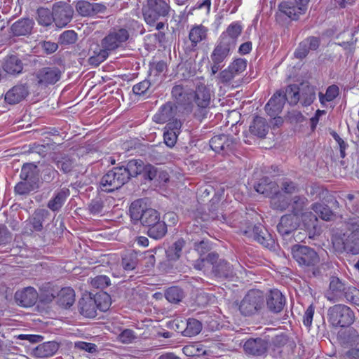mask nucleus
Here are the masks:
<instances>
[{"label": "nucleus", "mask_w": 359, "mask_h": 359, "mask_svg": "<svg viewBox=\"0 0 359 359\" xmlns=\"http://www.w3.org/2000/svg\"><path fill=\"white\" fill-rule=\"evenodd\" d=\"M218 259V254L216 252L209 253L205 258L198 259L194 264L195 269L201 270L203 269L207 263L213 266V264L216 263Z\"/></svg>", "instance_id": "56"}, {"label": "nucleus", "mask_w": 359, "mask_h": 359, "mask_svg": "<svg viewBox=\"0 0 359 359\" xmlns=\"http://www.w3.org/2000/svg\"><path fill=\"white\" fill-rule=\"evenodd\" d=\"M339 95V87L337 85H331L327 88L325 94L319 93V101L322 105L325 106L327 102L333 101Z\"/></svg>", "instance_id": "49"}, {"label": "nucleus", "mask_w": 359, "mask_h": 359, "mask_svg": "<svg viewBox=\"0 0 359 359\" xmlns=\"http://www.w3.org/2000/svg\"><path fill=\"white\" fill-rule=\"evenodd\" d=\"M300 100L299 102L304 106H309L313 103L316 98V93L313 87L306 83H300Z\"/></svg>", "instance_id": "39"}, {"label": "nucleus", "mask_w": 359, "mask_h": 359, "mask_svg": "<svg viewBox=\"0 0 359 359\" xmlns=\"http://www.w3.org/2000/svg\"><path fill=\"white\" fill-rule=\"evenodd\" d=\"M246 67L247 61L244 59L238 58L231 62L228 67L236 76H237L244 72Z\"/></svg>", "instance_id": "60"}, {"label": "nucleus", "mask_w": 359, "mask_h": 359, "mask_svg": "<svg viewBox=\"0 0 359 359\" xmlns=\"http://www.w3.org/2000/svg\"><path fill=\"white\" fill-rule=\"evenodd\" d=\"M269 130V126L264 118L256 116L250 126V132L259 137L266 136Z\"/></svg>", "instance_id": "37"}, {"label": "nucleus", "mask_w": 359, "mask_h": 359, "mask_svg": "<svg viewBox=\"0 0 359 359\" xmlns=\"http://www.w3.org/2000/svg\"><path fill=\"white\" fill-rule=\"evenodd\" d=\"M176 110L177 107L174 104L167 102L154 115V120L158 123H164L170 121L175 116Z\"/></svg>", "instance_id": "26"}, {"label": "nucleus", "mask_w": 359, "mask_h": 359, "mask_svg": "<svg viewBox=\"0 0 359 359\" xmlns=\"http://www.w3.org/2000/svg\"><path fill=\"white\" fill-rule=\"evenodd\" d=\"M265 303V296L261 290H250L241 301L238 309L245 316H250L261 311Z\"/></svg>", "instance_id": "2"}, {"label": "nucleus", "mask_w": 359, "mask_h": 359, "mask_svg": "<svg viewBox=\"0 0 359 359\" xmlns=\"http://www.w3.org/2000/svg\"><path fill=\"white\" fill-rule=\"evenodd\" d=\"M208 32V27L203 25H196L191 28L189 39L191 41V49L195 48L200 42L207 39Z\"/></svg>", "instance_id": "28"}, {"label": "nucleus", "mask_w": 359, "mask_h": 359, "mask_svg": "<svg viewBox=\"0 0 359 359\" xmlns=\"http://www.w3.org/2000/svg\"><path fill=\"white\" fill-rule=\"evenodd\" d=\"M292 255L299 266L304 269L313 268L320 262L318 253L306 245H294L292 248Z\"/></svg>", "instance_id": "7"}, {"label": "nucleus", "mask_w": 359, "mask_h": 359, "mask_svg": "<svg viewBox=\"0 0 359 359\" xmlns=\"http://www.w3.org/2000/svg\"><path fill=\"white\" fill-rule=\"evenodd\" d=\"M346 300L352 304L359 306V290L355 287H348L344 291Z\"/></svg>", "instance_id": "59"}, {"label": "nucleus", "mask_w": 359, "mask_h": 359, "mask_svg": "<svg viewBox=\"0 0 359 359\" xmlns=\"http://www.w3.org/2000/svg\"><path fill=\"white\" fill-rule=\"evenodd\" d=\"M182 352L188 357H198L206 354V351L199 343L191 344L186 345L182 348Z\"/></svg>", "instance_id": "52"}, {"label": "nucleus", "mask_w": 359, "mask_h": 359, "mask_svg": "<svg viewBox=\"0 0 359 359\" xmlns=\"http://www.w3.org/2000/svg\"><path fill=\"white\" fill-rule=\"evenodd\" d=\"M137 264V257L135 253L129 252L122 257V266L126 271H132Z\"/></svg>", "instance_id": "58"}, {"label": "nucleus", "mask_w": 359, "mask_h": 359, "mask_svg": "<svg viewBox=\"0 0 359 359\" xmlns=\"http://www.w3.org/2000/svg\"><path fill=\"white\" fill-rule=\"evenodd\" d=\"M241 31L242 27L238 23H232L227 27L226 30L222 34L219 40L223 42L226 41L229 46L235 48L236 39L241 34Z\"/></svg>", "instance_id": "29"}, {"label": "nucleus", "mask_w": 359, "mask_h": 359, "mask_svg": "<svg viewBox=\"0 0 359 359\" xmlns=\"http://www.w3.org/2000/svg\"><path fill=\"white\" fill-rule=\"evenodd\" d=\"M235 140L228 135H219L214 136L210 140V147L216 153H225L231 151L234 144Z\"/></svg>", "instance_id": "16"}, {"label": "nucleus", "mask_w": 359, "mask_h": 359, "mask_svg": "<svg viewBox=\"0 0 359 359\" xmlns=\"http://www.w3.org/2000/svg\"><path fill=\"white\" fill-rule=\"evenodd\" d=\"M309 201L304 196H294L290 203L292 215L299 217L307 228L314 227L316 224V216L308 209Z\"/></svg>", "instance_id": "6"}, {"label": "nucleus", "mask_w": 359, "mask_h": 359, "mask_svg": "<svg viewBox=\"0 0 359 359\" xmlns=\"http://www.w3.org/2000/svg\"><path fill=\"white\" fill-rule=\"evenodd\" d=\"M328 320L334 327H348L355 319L351 309L344 304H336L328 309Z\"/></svg>", "instance_id": "8"}, {"label": "nucleus", "mask_w": 359, "mask_h": 359, "mask_svg": "<svg viewBox=\"0 0 359 359\" xmlns=\"http://www.w3.org/2000/svg\"><path fill=\"white\" fill-rule=\"evenodd\" d=\"M311 209L313 210L314 215L320 217L325 221H330L334 217L333 212L331 209L325 204L320 203H314L311 205Z\"/></svg>", "instance_id": "42"}, {"label": "nucleus", "mask_w": 359, "mask_h": 359, "mask_svg": "<svg viewBox=\"0 0 359 359\" xmlns=\"http://www.w3.org/2000/svg\"><path fill=\"white\" fill-rule=\"evenodd\" d=\"M3 68L8 74H18L21 72L22 69V64L21 60L17 56L11 55L5 60Z\"/></svg>", "instance_id": "41"}, {"label": "nucleus", "mask_w": 359, "mask_h": 359, "mask_svg": "<svg viewBox=\"0 0 359 359\" xmlns=\"http://www.w3.org/2000/svg\"><path fill=\"white\" fill-rule=\"evenodd\" d=\"M170 11V0H147L143 8V16L148 25H154L161 17L167 16Z\"/></svg>", "instance_id": "4"}, {"label": "nucleus", "mask_w": 359, "mask_h": 359, "mask_svg": "<svg viewBox=\"0 0 359 359\" xmlns=\"http://www.w3.org/2000/svg\"><path fill=\"white\" fill-rule=\"evenodd\" d=\"M300 93V84L290 85L285 90H283V94L285 95L286 100L291 105H295L299 102L301 99Z\"/></svg>", "instance_id": "44"}, {"label": "nucleus", "mask_w": 359, "mask_h": 359, "mask_svg": "<svg viewBox=\"0 0 359 359\" xmlns=\"http://www.w3.org/2000/svg\"><path fill=\"white\" fill-rule=\"evenodd\" d=\"M212 273L222 279L233 280L236 276L233 266L224 259H219L213 264Z\"/></svg>", "instance_id": "22"}, {"label": "nucleus", "mask_w": 359, "mask_h": 359, "mask_svg": "<svg viewBox=\"0 0 359 359\" xmlns=\"http://www.w3.org/2000/svg\"><path fill=\"white\" fill-rule=\"evenodd\" d=\"M193 97L196 104V106L192 109L194 116L201 121L206 118L209 111L211 99L210 88L204 83L198 85Z\"/></svg>", "instance_id": "5"}, {"label": "nucleus", "mask_w": 359, "mask_h": 359, "mask_svg": "<svg viewBox=\"0 0 359 359\" xmlns=\"http://www.w3.org/2000/svg\"><path fill=\"white\" fill-rule=\"evenodd\" d=\"M37 187L38 185L36 184L21 180V181L15 185V191L18 194L25 195L34 191Z\"/></svg>", "instance_id": "55"}, {"label": "nucleus", "mask_w": 359, "mask_h": 359, "mask_svg": "<svg viewBox=\"0 0 359 359\" xmlns=\"http://www.w3.org/2000/svg\"><path fill=\"white\" fill-rule=\"evenodd\" d=\"M129 39V33L126 29H113L101 41L102 48L108 52L114 50Z\"/></svg>", "instance_id": "9"}, {"label": "nucleus", "mask_w": 359, "mask_h": 359, "mask_svg": "<svg viewBox=\"0 0 359 359\" xmlns=\"http://www.w3.org/2000/svg\"><path fill=\"white\" fill-rule=\"evenodd\" d=\"M61 76L62 72L57 67H43L36 73L37 84L45 87L53 85L61 79Z\"/></svg>", "instance_id": "13"}, {"label": "nucleus", "mask_w": 359, "mask_h": 359, "mask_svg": "<svg viewBox=\"0 0 359 359\" xmlns=\"http://www.w3.org/2000/svg\"><path fill=\"white\" fill-rule=\"evenodd\" d=\"M233 48V47L229 46L226 41L223 42L219 39L210 55L212 62L223 65L224 61L226 59L230 54L231 50Z\"/></svg>", "instance_id": "23"}, {"label": "nucleus", "mask_w": 359, "mask_h": 359, "mask_svg": "<svg viewBox=\"0 0 359 359\" xmlns=\"http://www.w3.org/2000/svg\"><path fill=\"white\" fill-rule=\"evenodd\" d=\"M255 189L257 192L270 198L273 194L277 192L276 183L272 182H268L267 179H264L262 182L255 185Z\"/></svg>", "instance_id": "46"}, {"label": "nucleus", "mask_w": 359, "mask_h": 359, "mask_svg": "<svg viewBox=\"0 0 359 359\" xmlns=\"http://www.w3.org/2000/svg\"><path fill=\"white\" fill-rule=\"evenodd\" d=\"M22 180H26L36 184L39 181V170L36 165L33 163H25L20 175Z\"/></svg>", "instance_id": "33"}, {"label": "nucleus", "mask_w": 359, "mask_h": 359, "mask_svg": "<svg viewBox=\"0 0 359 359\" xmlns=\"http://www.w3.org/2000/svg\"><path fill=\"white\" fill-rule=\"evenodd\" d=\"M309 0H290L279 5V11L292 20L305 13Z\"/></svg>", "instance_id": "12"}, {"label": "nucleus", "mask_w": 359, "mask_h": 359, "mask_svg": "<svg viewBox=\"0 0 359 359\" xmlns=\"http://www.w3.org/2000/svg\"><path fill=\"white\" fill-rule=\"evenodd\" d=\"M27 95V88L25 85H18L6 93L5 101L10 104H15L24 100Z\"/></svg>", "instance_id": "27"}, {"label": "nucleus", "mask_w": 359, "mask_h": 359, "mask_svg": "<svg viewBox=\"0 0 359 359\" xmlns=\"http://www.w3.org/2000/svg\"><path fill=\"white\" fill-rule=\"evenodd\" d=\"M201 323L198 320L194 318L189 319L186 328L182 332L186 337H192L198 334L201 332Z\"/></svg>", "instance_id": "54"}, {"label": "nucleus", "mask_w": 359, "mask_h": 359, "mask_svg": "<svg viewBox=\"0 0 359 359\" xmlns=\"http://www.w3.org/2000/svg\"><path fill=\"white\" fill-rule=\"evenodd\" d=\"M36 20L42 26L48 27L53 22V12L48 8H40L37 10Z\"/></svg>", "instance_id": "51"}, {"label": "nucleus", "mask_w": 359, "mask_h": 359, "mask_svg": "<svg viewBox=\"0 0 359 359\" xmlns=\"http://www.w3.org/2000/svg\"><path fill=\"white\" fill-rule=\"evenodd\" d=\"M147 209L144 199L140 198L133 201L129 208L130 218L135 222H139Z\"/></svg>", "instance_id": "36"}, {"label": "nucleus", "mask_w": 359, "mask_h": 359, "mask_svg": "<svg viewBox=\"0 0 359 359\" xmlns=\"http://www.w3.org/2000/svg\"><path fill=\"white\" fill-rule=\"evenodd\" d=\"M285 101L287 100L283 90H280L271 97L265 106V109L269 116H275L282 111Z\"/></svg>", "instance_id": "20"}, {"label": "nucleus", "mask_w": 359, "mask_h": 359, "mask_svg": "<svg viewBox=\"0 0 359 359\" xmlns=\"http://www.w3.org/2000/svg\"><path fill=\"white\" fill-rule=\"evenodd\" d=\"M144 163L141 160H130L125 167L126 171L128 172V180L131 177H135L141 173L144 168Z\"/></svg>", "instance_id": "50"}, {"label": "nucleus", "mask_w": 359, "mask_h": 359, "mask_svg": "<svg viewBox=\"0 0 359 359\" xmlns=\"http://www.w3.org/2000/svg\"><path fill=\"white\" fill-rule=\"evenodd\" d=\"M57 168L64 173H69L72 171H76L77 163L76 159L68 156H55L53 158Z\"/></svg>", "instance_id": "32"}, {"label": "nucleus", "mask_w": 359, "mask_h": 359, "mask_svg": "<svg viewBox=\"0 0 359 359\" xmlns=\"http://www.w3.org/2000/svg\"><path fill=\"white\" fill-rule=\"evenodd\" d=\"M49 215L48 210L45 209H38L34 211L32 217H29V224L36 231H41L43 229V223L46 218Z\"/></svg>", "instance_id": "38"}, {"label": "nucleus", "mask_w": 359, "mask_h": 359, "mask_svg": "<svg viewBox=\"0 0 359 359\" xmlns=\"http://www.w3.org/2000/svg\"><path fill=\"white\" fill-rule=\"evenodd\" d=\"M269 334L265 337L269 340V345H272L274 348H280L285 345L287 342V338L285 334L280 333L277 334V330L275 329H269Z\"/></svg>", "instance_id": "43"}, {"label": "nucleus", "mask_w": 359, "mask_h": 359, "mask_svg": "<svg viewBox=\"0 0 359 359\" xmlns=\"http://www.w3.org/2000/svg\"><path fill=\"white\" fill-rule=\"evenodd\" d=\"M34 22L29 18H22L12 25L11 31L15 36L29 34L33 28Z\"/></svg>", "instance_id": "30"}, {"label": "nucleus", "mask_w": 359, "mask_h": 359, "mask_svg": "<svg viewBox=\"0 0 359 359\" xmlns=\"http://www.w3.org/2000/svg\"><path fill=\"white\" fill-rule=\"evenodd\" d=\"M185 242L183 239H179L175 241L168 249L166 250V255L169 260L176 261L177 260L182 252V249L184 247Z\"/></svg>", "instance_id": "48"}, {"label": "nucleus", "mask_w": 359, "mask_h": 359, "mask_svg": "<svg viewBox=\"0 0 359 359\" xmlns=\"http://www.w3.org/2000/svg\"><path fill=\"white\" fill-rule=\"evenodd\" d=\"M53 22L57 27H65L72 20L74 10L71 5L65 2H57L53 6Z\"/></svg>", "instance_id": "11"}, {"label": "nucleus", "mask_w": 359, "mask_h": 359, "mask_svg": "<svg viewBox=\"0 0 359 359\" xmlns=\"http://www.w3.org/2000/svg\"><path fill=\"white\" fill-rule=\"evenodd\" d=\"M60 344L55 341L42 343L32 349V355L37 358H46L54 355L58 351Z\"/></svg>", "instance_id": "21"}, {"label": "nucleus", "mask_w": 359, "mask_h": 359, "mask_svg": "<svg viewBox=\"0 0 359 359\" xmlns=\"http://www.w3.org/2000/svg\"><path fill=\"white\" fill-rule=\"evenodd\" d=\"M103 208V201L100 198L92 200L88 205V210L90 213L93 215H97L102 213Z\"/></svg>", "instance_id": "63"}, {"label": "nucleus", "mask_w": 359, "mask_h": 359, "mask_svg": "<svg viewBox=\"0 0 359 359\" xmlns=\"http://www.w3.org/2000/svg\"><path fill=\"white\" fill-rule=\"evenodd\" d=\"M76 10L81 16L88 17L105 13L107 6L102 4L79 0L76 4Z\"/></svg>", "instance_id": "14"}, {"label": "nucleus", "mask_w": 359, "mask_h": 359, "mask_svg": "<svg viewBox=\"0 0 359 359\" xmlns=\"http://www.w3.org/2000/svg\"><path fill=\"white\" fill-rule=\"evenodd\" d=\"M109 56V52L104 48L99 49L97 52L94 51V55L88 58V63L90 65L97 67L104 62Z\"/></svg>", "instance_id": "57"}, {"label": "nucleus", "mask_w": 359, "mask_h": 359, "mask_svg": "<svg viewBox=\"0 0 359 359\" xmlns=\"http://www.w3.org/2000/svg\"><path fill=\"white\" fill-rule=\"evenodd\" d=\"M243 348L247 354L257 356L263 355L269 348V340H266V337L264 339L251 338L245 342Z\"/></svg>", "instance_id": "15"}, {"label": "nucleus", "mask_w": 359, "mask_h": 359, "mask_svg": "<svg viewBox=\"0 0 359 359\" xmlns=\"http://www.w3.org/2000/svg\"><path fill=\"white\" fill-rule=\"evenodd\" d=\"M271 196V206L273 209L284 211L290 207V201L284 195L279 194L277 190L276 194Z\"/></svg>", "instance_id": "45"}, {"label": "nucleus", "mask_w": 359, "mask_h": 359, "mask_svg": "<svg viewBox=\"0 0 359 359\" xmlns=\"http://www.w3.org/2000/svg\"><path fill=\"white\" fill-rule=\"evenodd\" d=\"M128 182V172L126 171L125 167H115L102 177L100 188L103 191L111 192L118 189Z\"/></svg>", "instance_id": "3"}, {"label": "nucleus", "mask_w": 359, "mask_h": 359, "mask_svg": "<svg viewBox=\"0 0 359 359\" xmlns=\"http://www.w3.org/2000/svg\"><path fill=\"white\" fill-rule=\"evenodd\" d=\"M38 293L32 287H27L22 290L17 291L15 294L16 303L24 307H30L37 301Z\"/></svg>", "instance_id": "18"}, {"label": "nucleus", "mask_w": 359, "mask_h": 359, "mask_svg": "<svg viewBox=\"0 0 359 359\" xmlns=\"http://www.w3.org/2000/svg\"><path fill=\"white\" fill-rule=\"evenodd\" d=\"M172 97L176 103L187 109L191 103L193 93L191 90L183 85H175L172 89Z\"/></svg>", "instance_id": "19"}, {"label": "nucleus", "mask_w": 359, "mask_h": 359, "mask_svg": "<svg viewBox=\"0 0 359 359\" xmlns=\"http://www.w3.org/2000/svg\"><path fill=\"white\" fill-rule=\"evenodd\" d=\"M75 302L74 290L69 287L62 288L57 293V303L60 306L67 308L73 305Z\"/></svg>", "instance_id": "35"}, {"label": "nucleus", "mask_w": 359, "mask_h": 359, "mask_svg": "<svg viewBox=\"0 0 359 359\" xmlns=\"http://www.w3.org/2000/svg\"><path fill=\"white\" fill-rule=\"evenodd\" d=\"M346 205L353 212H359V198L353 194H347Z\"/></svg>", "instance_id": "61"}, {"label": "nucleus", "mask_w": 359, "mask_h": 359, "mask_svg": "<svg viewBox=\"0 0 359 359\" xmlns=\"http://www.w3.org/2000/svg\"><path fill=\"white\" fill-rule=\"evenodd\" d=\"M281 189L287 194H293L299 191V187L297 184L290 180H285L282 182Z\"/></svg>", "instance_id": "64"}, {"label": "nucleus", "mask_w": 359, "mask_h": 359, "mask_svg": "<svg viewBox=\"0 0 359 359\" xmlns=\"http://www.w3.org/2000/svg\"><path fill=\"white\" fill-rule=\"evenodd\" d=\"M334 248L339 252L353 255L359 254V221L350 218L347 230L342 234L334 235L332 238Z\"/></svg>", "instance_id": "1"}, {"label": "nucleus", "mask_w": 359, "mask_h": 359, "mask_svg": "<svg viewBox=\"0 0 359 359\" xmlns=\"http://www.w3.org/2000/svg\"><path fill=\"white\" fill-rule=\"evenodd\" d=\"M254 238L267 248H273L274 240L267 231L262 226H255L252 229Z\"/></svg>", "instance_id": "31"}, {"label": "nucleus", "mask_w": 359, "mask_h": 359, "mask_svg": "<svg viewBox=\"0 0 359 359\" xmlns=\"http://www.w3.org/2000/svg\"><path fill=\"white\" fill-rule=\"evenodd\" d=\"M167 232V224L165 221L161 220V219L158 222L155 223V224L149 227L147 230L148 236L155 240H160L163 238L166 235Z\"/></svg>", "instance_id": "40"}, {"label": "nucleus", "mask_w": 359, "mask_h": 359, "mask_svg": "<svg viewBox=\"0 0 359 359\" xmlns=\"http://www.w3.org/2000/svg\"><path fill=\"white\" fill-rule=\"evenodd\" d=\"M77 39V34L73 30L65 31L60 36V42L62 44H72L74 43Z\"/></svg>", "instance_id": "62"}, {"label": "nucleus", "mask_w": 359, "mask_h": 359, "mask_svg": "<svg viewBox=\"0 0 359 359\" xmlns=\"http://www.w3.org/2000/svg\"><path fill=\"white\" fill-rule=\"evenodd\" d=\"M265 302L268 309L273 313H278L283 309L285 304V298L282 292L277 290H271L265 297Z\"/></svg>", "instance_id": "17"}, {"label": "nucleus", "mask_w": 359, "mask_h": 359, "mask_svg": "<svg viewBox=\"0 0 359 359\" xmlns=\"http://www.w3.org/2000/svg\"><path fill=\"white\" fill-rule=\"evenodd\" d=\"M160 219V214L157 210L153 208H148L144 211V214H143L142 217L140 219V222L143 226L149 228L151 225L158 222Z\"/></svg>", "instance_id": "47"}, {"label": "nucleus", "mask_w": 359, "mask_h": 359, "mask_svg": "<svg viewBox=\"0 0 359 359\" xmlns=\"http://www.w3.org/2000/svg\"><path fill=\"white\" fill-rule=\"evenodd\" d=\"M109 303L104 302L103 304H97V299L92 298L89 295L83 297L79 302L80 313L89 318H93L97 316V309L102 311H107L109 307Z\"/></svg>", "instance_id": "10"}, {"label": "nucleus", "mask_w": 359, "mask_h": 359, "mask_svg": "<svg viewBox=\"0 0 359 359\" xmlns=\"http://www.w3.org/2000/svg\"><path fill=\"white\" fill-rule=\"evenodd\" d=\"M298 221L297 217L293 215H285L281 217L277 230L282 236H287L297 229Z\"/></svg>", "instance_id": "24"}, {"label": "nucleus", "mask_w": 359, "mask_h": 359, "mask_svg": "<svg viewBox=\"0 0 359 359\" xmlns=\"http://www.w3.org/2000/svg\"><path fill=\"white\" fill-rule=\"evenodd\" d=\"M69 195V191L67 189H62L56 191L54 197L48 201V208L52 211L59 210L64 205Z\"/></svg>", "instance_id": "34"}, {"label": "nucleus", "mask_w": 359, "mask_h": 359, "mask_svg": "<svg viewBox=\"0 0 359 359\" xmlns=\"http://www.w3.org/2000/svg\"><path fill=\"white\" fill-rule=\"evenodd\" d=\"M166 299L173 304H177L182 301L184 294L182 290L178 287H170L165 292Z\"/></svg>", "instance_id": "53"}, {"label": "nucleus", "mask_w": 359, "mask_h": 359, "mask_svg": "<svg viewBox=\"0 0 359 359\" xmlns=\"http://www.w3.org/2000/svg\"><path fill=\"white\" fill-rule=\"evenodd\" d=\"M320 45L318 38L311 36L302 41L294 52L297 58L303 59L306 57L310 50H316Z\"/></svg>", "instance_id": "25"}]
</instances>
